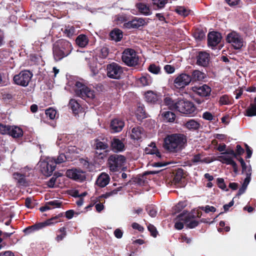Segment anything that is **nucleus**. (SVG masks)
<instances>
[{
  "label": "nucleus",
  "mask_w": 256,
  "mask_h": 256,
  "mask_svg": "<svg viewBox=\"0 0 256 256\" xmlns=\"http://www.w3.org/2000/svg\"><path fill=\"white\" fill-rule=\"evenodd\" d=\"M192 90L198 95L202 97H205L210 95L212 89L208 86L203 84L201 86H195L192 87Z\"/></svg>",
  "instance_id": "19"
},
{
  "label": "nucleus",
  "mask_w": 256,
  "mask_h": 256,
  "mask_svg": "<svg viewBox=\"0 0 256 256\" xmlns=\"http://www.w3.org/2000/svg\"><path fill=\"white\" fill-rule=\"evenodd\" d=\"M110 177L108 174L102 172L98 178L96 184L101 188L105 187L110 182Z\"/></svg>",
  "instance_id": "25"
},
{
  "label": "nucleus",
  "mask_w": 256,
  "mask_h": 256,
  "mask_svg": "<svg viewBox=\"0 0 256 256\" xmlns=\"http://www.w3.org/2000/svg\"><path fill=\"white\" fill-rule=\"evenodd\" d=\"M222 36L220 32H210L208 36V45L212 46H215L220 42Z\"/></svg>",
  "instance_id": "20"
},
{
  "label": "nucleus",
  "mask_w": 256,
  "mask_h": 256,
  "mask_svg": "<svg viewBox=\"0 0 256 256\" xmlns=\"http://www.w3.org/2000/svg\"><path fill=\"white\" fill-rule=\"evenodd\" d=\"M186 206L185 202H180L176 205L174 210L176 213L180 212L182 209H184Z\"/></svg>",
  "instance_id": "55"
},
{
  "label": "nucleus",
  "mask_w": 256,
  "mask_h": 256,
  "mask_svg": "<svg viewBox=\"0 0 256 256\" xmlns=\"http://www.w3.org/2000/svg\"><path fill=\"white\" fill-rule=\"evenodd\" d=\"M122 189V186H120L112 190H111L108 192H106L104 194H102L100 196V198H107L110 196H114V195H116L118 194V192L121 190Z\"/></svg>",
  "instance_id": "42"
},
{
  "label": "nucleus",
  "mask_w": 256,
  "mask_h": 256,
  "mask_svg": "<svg viewBox=\"0 0 256 256\" xmlns=\"http://www.w3.org/2000/svg\"><path fill=\"white\" fill-rule=\"evenodd\" d=\"M219 102L222 105H228L232 104L229 96L226 94L222 96L220 98Z\"/></svg>",
  "instance_id": "54"
},
{
  "label": "nucleus",
  "mask_w": 256,
  "mask_h": 256,
  "mask_svg": "<svg viewBox=\"0 0 256 256\" xmlns=\"http://www.w3.org/2000/svg\"><path fill=\"white\" fill-rule=\"evenodd\" d=\"M191 82L190 75L186 73L178 74L174 80V86L177 88H184Z\"/></svg>",
  "instance_id": "12"
},
{
  "label": "nucleus",
  "mask_w": 256,
  "mask_h": 256,
  "mask_svg": "<svg viewBox=\"0 0 256 256\" xmlns=\"http://www.w3.org/2000/svg\"><path fill=\"white\" fill-rule=\"evenodd\" d=\"M122 32L118 28H114L110 33V36L111 40L116 42H120L122 38Z\"/></svg>",
  "instance_id": "29"
},
{
  "label": "nucleus",
  "mask_w": 256,
  "mask_h": 256,
  "mask_svg": "<svg viewBox=\"0 0 256 256\" xmlns=\"http://www.w3.org/2000/svg\"><path fill=\"white\" fill-rule=\"evenodd\" d=\"M122 62L129 66H135L138 62V58L136 52L130 48H127L124 50L122 53Z\"/></svg>",
  "instance_id": "7"
},
{
  "label": "nucleus",
  "mask_w": 256,
  "mask_h": 256,
  "mask_svg": "<svg viewBox=\"0 0 256 256\" xmlns=\"http://www.w3.org/2000/svg\"><path fill=\"white\" fill-rule=\"evenodd\" d=\"M184 170L181 168H178L176 172L174 173L173 178L171 182L172 184L175 186L182 187L184 185L182 182L184 181Z\"/></svg>",
  "instance_id": "17"
},
{
  "label": "nucleus",
  "mask_w": 256,
  "mask_h": 256,
  "mask_svg": "<svg viewBox=\"0 0 256 256\" xmlns=\"http://www.w3.org/2000/svg\"><path fill=\"white\" fill-rule=\"evenodd\" d=\"M226 42L232 44L236 50H239L243 46V39L241 36L235 32L228 34L226 38Z\"/></svg>",
  "instance_id": "10"
},
{
  "label": "nucleus",
  "mask_w": 256,
  "mask_h": 256,
  "mask_svg": "<svg viewBox=\"0 0 256 256\" xmlns=\"http://www.w3.org/2000/svg\"><path fill=\"white\" fill-rule=\"evenodd\" d=\"M83 172L82 171H80L76 169L74 170H68L66 171V176L74 180H82V176L80 173Z\"/></svg>",
  "instance_id": "28"
},
{
  "label": "nucleus",
  "mask_w": 256,
  "mask_h": 256,
  "mask_svg": "<svg viewBox=\"0 0 256 256\" xmlns=\"http://www.w3.org/2000/svg\"><path fill=\"white\" fill-rule=\"evenodd\" d=\"M45 114L50 120H54L56 114V111L52 108H49L46 110Z\"/></svg>",
  "instance_id": "51"
},
{
  "label": "nucleus",
  "mask_w": 256,
  "mask_h": 256,
  "mask_svg": "<svg viewBox=\"0 0 256 256\" xmlns=\"http://www.w3.org/2000/svg\"><path fill=\"white\" fill-rule=\"evenodd\" d=\"M63 36L70 39H73L78 33L77 28L70 24L65 25L61 28Z\"/></svg>",
  "instance_id": "16"
},
{
  "label": "nucleus",
  "mask_w": 256,
  "mask_h": 256,
  "mask_svg": "<svg viewBox=\"0 0 256 256\" xmlns=\"http://www.w3.org/2000/svg\"><path fill=\"white\" fill-rule=\"evenodd\" d=\"M136 114L138 120L144 119L146 117L144 105L138 104L136 111Z\"/></svg>",
  "instance_id": "37"
},
{
  "label": "nucleus",
  "mask_w": 256,
  "mask_h": 256,
  "mask_svg": "<svg viewBox=\"0 0 256 256\" xmlns=\"http://www.w3.org/2000/svg\"><path fill=\"white\" fill-rule=\"evenodd\" d=\"M14 138H18L23 136L22 130L16 126H11L9 134Z\"/></svg>",
  "instance_id": "31"
},
{
  "label": "nucleus",
  "mask_w": 256,
  "mask_h": 256,
  "mask_svg": "<svg viewBox=\"0 0 256 256\" xmlns=\"http://www.w3.org/2000/svg\"><path fill=\"white\" fill-rule=\"evenodd\" d=\"M158 172L156 171H148L145 172L142 175H139L136 178L135 182L139 185H144L146 182V176L148 174H157Z\"/></svg>",
  "instance_id": "34"
},
{
  "label": "nucleus",
  "mask_w": 256,
  "mask_h": 256,
  "mask_svg": "<svg viewBox=\"0 0 256 256\" xmlns=\"http://www.w3.org/2000/svg\"><path fill=\"white\" fill-rule=\"evenodd\" d=\"M146 24L145 18H134L131 20L124 22L123 24V28L126 29H138Z\"/></svg>",
  "instance_id": "13"
},
{
  "label": "nucleus",
  "mask_w": 256,
  "mask_h": 256,
  "mask_svg": "<svg viewBox=\"0 0 256 256\" xmlns=\"http://www.w3.org/2000/svg\"><path fill=\"white\" fill-rule=\"evenodd\" d=\"M210 55L208 53L200 51L196 56V64L199 66L207 67L210 61Z\"/></svg>",
  "instance_id": "15"
},
{
  "label": "nucleus",
  "mask_w": 256,
  "mask_h": 256,
  "mask_svg": "<svg viewBox=\"0 0 256 256\" xmlns=\"http://www.w3.org/2000/svg\"><path fill=\"white\" fill-rule=\"evenodd\" d=\"M188 211L184 210L182 213L177 216V218L180 220L184 221L185 223L188 222L190 220H194L196 218V216L193 214H188Z\"/></svg>",
  "instance_id": "32"
},
{
  "label": "nucleus",
  "mask_w": 256,
  "mask_h": 256,
  "mask_svg": "<svg viewBox=\"0 0 256 256\" xmlns=\"http://www.w3.org/2000/svg\"><path fill=\"white\" fill-rule=\"evenodd\" d=\"M202 118L206 120L211 121L214 119V116L209 112H206L202 114Z\"/></svg>",
  "instance_id": "64"
},
{
  "label": "nucleus",
  "mask_w": 256,
  "mask_h": 256,
  "mask_svg": "<svg viewBox=\"0 0 256 256\" xmlns=\"http://www.w3.org/2000/svg\"><path fill=\"white\" fill-rule=\"evenodd\" d=\"M74 90L76 94L84 100H92L95 96L94 91L82 82L76 81L74 83Z\"/></svg>",
  "instance_id": "5"
},
{
  "label": "nucleus",
  "mask_w": 256,
  "mask_h": 256,
  "mask_svg": "<svg viewBox=\"0 0 256 256\" xmlns=\"http://www.w3.org/2000/svg\"><path fill=\"white\" fill-rule=\"evenodd\" d=\"M124 126V121L115 118L112 120L110 127L113 132H120Z\"/></svg>",
  "instance_id": "24"
},
{
  "label": "nucleus",
  "mask_w": 256,
  "mask_h": 256,
  "mask_svg": "<svg viewBox=\"0 0 256 256\" xmlns=\"http://www.w3.org/2000/svg\"><path fill=\"white\" fill-rule=\"evenodd\" d=\"M68 106L74 114H78L82 109L80 104L74 98H72L70 100Z\"/></svg>",
  "instance_id": "26"
},
{
  "label": "nucleus",
  "mask_w": 256,
  "mask_h": 256,
  "mask_svg": "<svg viewBox=\"0 0 256 256\" xmlns=\"http://www.w3.org/2000/svg\"><path fill=\"white\" fill-rule=\"evenodd\" d=\"M164 102L165 105L168 106L170 110H176L177 100H173L171 98L167 96L164 98Z\"/></svg>",
  "instance_id": "38"
},
{
  "label": "nucleus",
  "mask_w": 256,
  "mask_h": 256,
  "mask_svg": "<svg viewBox=\"0 0 256 256\" xmlns=\"http://www.w3.org/2000/svg\"><path fill=\"white\" fill-rule=\"evenodd\" d=\"M94 148L96 150H104L106 152L109 148L108 140L107 138L99 137L94 140Z\"/></svg>",
  "instance_id": "18"
},
{
  "label": "nucleus",
  "mask_w": 256,
  "mask_h": 256,
  "mask_svg": "<svg viewBox=\"0 0 256 256\" xmlns=\"http://www.w3.org/2000/svg\"><path fill=\"white\" fill-rule=\"evenodd\" d=\"M150 146L152 147V149L146 148V154H155L157 157L160 158L161 154L156 146V144L154 143H152Z\"/></svg>",
  "instance_id": "41"
},
{
  "label": "nucleus",
  "mask_w": 256,
  "mask_h": 256,
  "mask_svg": "<svg viewBox=\"0 0 256 256\" xmlns=\"http://www.w3.org/2000/svg\"><path fill=\"white\" fill-rule=\"evenodd\" d=\"M52 162H54L56 166L57 164H60L66 162V156L64 154H60L56 158H50Z\"/></svg>",
  "instance_id": "45"
},
{
  "label": "nucleus",
  "mask_w": 256,
  "mask_h": 256,
  "mask_svg": "<svg viewBox=\"0 0 256 256\" xmlns=\"http://www.w3.org/2000/svg\"><path fill=\"white\" fill-rule=\"evenodd\" d=\"M79 162L83 168L86 170L89 168L90 162L88 160V158H86V159H84V158H80L79 159Z\"/></svg>",
  "instance_id": "60"
},
{
  "label": "nucleus",
  "mask_w": 256,
  "mask_h": 256,
  "mask_svg": "<svg viewBox=\"0 0 256 256\" xmlns=\"http://www.w3.org/2000/svg\"><path fill=\"white\" fill-rule=\"evenodd\" d=\"M138 12L144 16H150L152 14V10L148 4L144 2H138L136 4Z\"/></svg>",
  "instance_id": "22"
},
{
  "label": "nucleus",
  "mask_w": 256,
  "mask_h": 256,
  "mask_svg": "<svg viewBox=\"0 0 256 256\" xmlns=\"http://www.w3.org/2000/svg\"><path fill=\"white\" fill-rule=\"evenodd\" d=\"M58 232H60V234H58L56 237V240L58 242L62 241L66 236V228L64 226L60 228Z\"/></svg>",
  "instance_id": "43"
},
{
  "label": "nucleus",
  "mask_w": 256,
  "mask_h": 256,
  "mask_svg": "<svg viewBox=\"0 0 256 256\" xmlns=\"http://www.w3.org/2000/svg\"><path fill=\"white\" fill-rule=\"evenodd\" d=\"M144 129L140 126L134 128L132 130L131 138L134 140H138L142 138Z\"/></svg>",
  "instance_id": "33"
},
{
  "label": "nucleus",
  "mask_w": 256,
  "mask_h": 256,
  "mask_svg": "<svg viewBox=\"0 0 256 256\" xmlns=\"http://www.w3.org/2000/svg\"><path fill=\"white\" fill-rule=\"evenodd\" d=\"M216 184L218 187L223 190H228V189H226V185L224 183V179L222 178H218L216 180Z\"/></svg>",
  "instance_id": "59"
},
{
  "label": "nucleus",
  "mask_w": 256,
  "mask_h": 256,
  "mask_svg": "<svg viewBox=\"0 0 256 256\" xmlns=\"http://www.w3.org/2000/svg\"><path fill=\"white\" fill-rule=\"evenodd\" d=\"M186 127L191 130H198L200 124L194 120H188L185 124Z\"/></svg>",
  "instance_id": "36"
},
{
  "label": "nucleus",
  "mask_w": 256,
  "mask_h": 256,
  "mask_svg": "<svg viewBox=\"0 0 256 256\" xmlns=\"http://www.w3.org/2000/svg\"><path fill=\"white\" fill-rule=\"evenodd\" d=\"M146 100L152 104H160L162 102V95L154 92L152 91H148L145 94Z\"/></svg>",
  "instance_id": "14"
},
{
  "label": "nucleus",
  "mask_w": 256,
  "mask_h": 256,
  "mask_svg": "<svg viewBox=\"0 0 256 256\" xmlns=\"http://www.w3.org/2000/svg\"><path fill=\"white\" fill-rule=\"evenodd\" d=\"M32 76L29 70H22L14 76L13 80L17 85L25 87L28 86Z\"/></svg>",
  "instance_id": "8"
},
{
  "label": "nucleus",
  "mask_w": 256,
  "mask_h": 256,
  "mask_svg": "<svg viewBox=\"0 0 256 256\" xmlns=\"http://www.w3.org/2000/svg\"><path fill=\"white\" fill-rule=\"evenodd\" d=\"M176 110L190 116H194L198 113V109L191 101L184 98H178Z\"/></svg>",
  "instance_id": "3"
},
{
  "label": "nucleus",
  "mask_w": 256,
  "mask_h": 256,
  "mask_svg": "<svg viewBox=\"0 0 256 256\" xmlns=\"http://www.w3.org/2000/svg\"><path fill=\"white\" fill-rule=\"evenodd\" d=\"M194 36L196 40H202L205 38V33L202 30H197L194 32Z\"/></svg>",
  "instance_id": "52"
},
{
  "label": "nucleus",
  "mask_w": 256,
  "mask_h": 256,
  "mask_svg": "<svg viewBox=\"0 0 256 256\" xmlns=\"http://www.w3.org/2000/svg\"><path fill=\"white\" fill-rule=\"evenodd\" d=\"M186 224L188 228H194L198 225L200 222L194 220H190Z\"/></svg>",
  "instance_id": "63"
},
{
  "label": "nucleus",
  "mask_w": 256,
  "mask_h": 256,
  "mask_svg": "<svg viewBox=\"0 0 256 256\" xmlns=\"http://www.w3.org/2000/svg\"><path fill=\"white\" fill-rule=\"evenodd\" d=\"M72 44L68 40L62 38L56 41L52 44V50L53 58L55 62L61 61L68 56L73 50Z\"/></svg>",
  "instance_id": "2"
},
{
  "label": "nucleus",
  "mask_w": 256,
  "mask_h": 256,
  "mask_svg": "<svg viewBox=\"0 0 256 256\" xmlns=\"http://www.w3.org/2000/svg\"><path fill=\"white\" fill-rule=\"evenodd\" d=\"M146 210L148 214L151 217L154 218L156 216L157 214V211L155 206L152 205L147 206L146 207Z\"/></svg>",
  "instance_id": "47"
},
{
  "label": "nucleus",
  "mask_w": 256,
  "mask_h": 256,
  "mask_svg": "<svg viewBox=\"0 0 256 256\" xmlns=\"http://www.w3.org/2000/svg\"><path fill=\"white\" fill-rule=\"evenodd\" d=\"M218 160L223 164L231 165L232 167L234 172L236 174L238 173V166L236 163L232 160V158L224 156H220L218 157Z\"/></svg>",
  "instance_id": "23"
},
{
  "label": "nucleus",
  "mask_w": 256,
  "mask_h": 256,
  "mask_svg": "<svg viewBox=\"0 0 256 256\" xmlns=\"http://www.w3.org/2000/svg\"><path fill=\"white\" fill-rule=\"evenodd\" d=\"M245 116L250 117L256 116V106L250 104L246 110Z\"/></svg>",
  "instance_id": "44"
},
{
  "label": "nucleus",
  "mask_w": 256,
  "mask_h": 256,
  "mask_svg": "<svg viewBox=\"0 0 256 256\" xmlns=\"http://www.w3.org/2000/svg\"><path fill=\"white\" fill-rule=\"evenodd\" d=\"M154 6H156L157 8L154 9H160L164 8L165 4L168 2V0H152Z\"/></svg>",
  "instance_id": "49"
},
{
  "label": "nucleus",
  "mask_w": 256,
  "mask_h": 256,
  "mask_svg": "<svg viewBox=\"0 0 256 256\" xmlns=\"http://www.w3.org/2000/svg\"><path fill=\"white\" fill-rule=\"evenodd\" d=\"M164 120L168 122H173L176 118L175 114L172 112H164L162 114Z\"/></svg>",
  "instance_id": "40"
},
{
  "label": "nucleus",
  "mask_w": 256,
  "mask_h": 256,
  "mask_svg": "<svg viewBox=\"0 0 256 256\" xmlns=\"http://www.w3.org/2000/svg\"><path fill=\"white\" fill-rule=\"evenodd\" d=\"M148 229L150 232V234L154 238H156L158 234V232L156 228L152 224H149L148 226Z\"/></svg>",
  "instance_id": "57"
},
{
  "label": "nucleus",
  "mask_w": 256,
  "mask_h": 256,
  "mask_svg": "<svg viewBox=\"0 0 256 256\" xmlns=\"http://www.w3.org/2000/svg\"><path fill=\"white\" fill-rule=\"evenodd\" d=\"M13 177L16 180H17L18 183L20 186H26V180L24 174L18 172H14L13 174Z\"/></svg>",
  "instance_id": "39"
},
{
  "label": "nucleus",
  "mask_w": 256,
  "mask_h": 256,
  "mask_svg": "<svg viewBox=\"0 0 256 256\" xmlns=\"http://www.w3.org/2000/svg\"><path fill=\"white\" fill-rule=\"evenodd\" d=\"M148 70L152 74H158L160 72V67L154 64H152L149 66Z\"/></svg>",
  "instance_id": "48"
},
{
  "label": "nucleus",
  "mask_w": 256,
  "mask_h": 256,
  "mask_svg": "<svg viewBox=\"0 0 256 256\" xmlns=\"http://www.w3.org/2000/svg\"><path fill=\"white\" fill-rule=\"evenodd\" d=\"M62 202L59 200H54L48 202V204L52 208H60L62 205Z\"/></svg>",
  "instance_id": "53"
},
{
  "label": "nucleus",
  "mask_w": 256,
  "mask_h": 256,
  "mask_svg": "<svg viewBox=\"0 0 256 256\" xmlns=\"http://www.w3.org/2000/svg\"><path fill=\"white\" fill-rule=\"evenodd\" d=\"M244 152V149L240 144H237L236 146V150L235 152V158L237 156H240Z\"/></svg>",
  "instance_id": "62"
},
{
  "label": "nucleus",
  "mask_w": 256,
  "mask_h": 256,
  "mask_svg": "<svg viewBox=\"0 0 256 256\" xmlns=\"http://www.w3.org/2000/svg\"><path fill=\"white\" fill-rule=\"evenodd\" d=\"M126 162V157L121 154H113L108 160V164L110 170L112 172L119 171Z\"/></svg>",
  "instance_id": "6"
},
{
  "label": "nucleus",
  "mask_w": 256,
  "mask_h": 256,
  "mask_svg": "<svg viewBox=\"0 0 256 256\" xmlns=\"http://www.w3.org/2000/svg\"><path fill=\"white\" fill-rule=\"evenodd\" d=\"M11 126L0 124V134H9Z\"/></svg>",
  "instance_id": "50"
},
{
  "label": "nucleus",
  "mask_w": 256,
  "mask_h": 256,
  "mask_svg": "<svg viewBox=\"0 0 256 256\" xmlns=\"http://www.w3.org/2000/svg\"><path fill=\"white\" fill-rule=\"evenodd\" d=\"M186 144V136L183 134L176 133L166 136L164 148L170 152H177L184 148Z\"/></svg>",
  "instance_id": "1"
},
{
  "label": "nucleus",
  "mask_w": 256,
  "mask_h": 256,
  "mask_svg": "<svg viewBox=\"0 0 256 256\" xmlns=\"http://www.w3.org/2000/svg\"><path fill=\"white\" fill-rule=\"evenodd\" d=\"M140 82L143 86H149L152 82V78L149 74L144 73L140 78Z\"/></svg>",
  "instance_id": "35"
},
{
  "label": "nucleus",
  "mask_w": 256,
  "mask_h": 256,
  "mask_svg": "<svg viewBox=\"0 0 256 256\" xmlns=\"http://www.w3.org/2000/svg\"><path fill=\"white\" fill-rule=\"evenodd\" d=\"M59 176H60V174L59 173H58V175L56 174V173H54V176L52 178H50V179L48 182V186L49 188H54L56 184V178Z\"/></svg>",
  "instance_id": "56"
},
{
  "label": "nucleus",
  "mask_w": 256,
  "mask_h": 256,
  "mask_svg": "<svg viewBox=\"0 0 256 256\" xmlns=\"http://www.w3.org/2000/svg\"><path fill=\"white\" fill-rule=\"evenodd\" d=\"M75 42L79 47L84 48L88 44L89 40L86 35L80 34L76 37Z\"/></svg>",
  "instance_id": "27"
},
{
  "label": "nucleus",
  "mask_w": 256,
  "mask_h": 256,
  "mask_svg": "<svg viewBox=\"0 0 256 256\" xmlns=\"http://www.w3.org/2000/svg\"><path fill=\"white\" fill-rule=\"evenodd\" d=\"M62 216L63 213H60L55 216L49 218L44 222H38L26 228L24 230V232L26 234H30L31 232L41 230L46 226L54 224L56 223L60 222V218Z\"/></svg>",
  "instance_id": "4"
},
{
  "label": "nucleus",
  "mask_w": 256,
  "mask_h": 256,
  "mask_svg": "<svg viewBox=\"0 0 256 256\" xmlns=\"http://www.w3.org/2000/svg\"><path fill=\"white\" fill-rule=\"evenodd\" d=\"M246 178L244 180L243 184L248 186L251 180L252 168L250 166V168L248 169L247 172H246Z\"/></svg>",
  "instance_id": "58"
},
{
  "label": "nucleus",
  "mask_w": 256,
  "mask_h": 256,
  "mask_svg": "<svg viewBox=\"0 0 256 256\" xmlns=\"http://www.w3.org/2000/svg\"><path fill=\"white\" fill-rule=\"evenodd\" d=\"M176 12L180 15L186 17L188 16L190 10L184 6H178L176 8Z\"/></svg>",
  "instance_id": "46"
},
{
  "label": "nucleus",
  "mask_w": 256,
  "mask_h": 256,
  "mask_svg": "<svg viewBox=\"0 0 256 256\" xmlns=\"http://www.w3.org/2000/svg\"><path fill=\"white\" fill-rule=\"evenodd\" d=\"M110 148L114 152H121L124 150V144L120 139L114 138L110 141Z\"/></svg>",
  "instance_id": "21"
},
{
  "label": "nucleus",
  "mask_w": 256,
  "mask_h": 256,
  "mask_svg": "<svg viewBox=\"0 0 256 256\" xmlns=\"http://www.w3.org/2000/svg\"><path fill=\"white\" fill-rule=\"evenodd\" d=\"M106 74L108 78L114 79H120L123 72L122 68L116 62L107 65Z\"/></svg>",
  "instance_id": "9"
},
{
  "label": "nucleus",
  "mask_w": 256,
  "mask_h": 256,
  "mask_svg": "<svg viewBox=\"0 0 256 256\" xmlns=\"http://www.w3.org/2000/svg\"><path fill=\"white\" fill-rule=\"evenodd\" d=\"M56 168L54 162H52L50 158H48L46 161L44 160L40 163V170L46 176H50Z\"/></svg>",
  "instance_id": "11"
},
{
  "label": "nucleus",
  "mask_w": 256,
  "mask_h": 256,
  "mask_svg": "<svg viewBox=\"0 0 256 256\" xmlns=\"http://www.w3.org/2000/svg\"><path fill=\"white\" fill-rule=\"evenodd\" d=\"M191 82L200 81L205 78V74L198 70H194L190 75Z\"/></svg>",
  "instance_id": "30"
},
{
  "label": "nucleus",
  "mask_w": 256,
  "mask_h": 256,
  "mask_svg": "<svg viewBox=\"0 0 256 256\" xmlns=\"http://www.w3.org/2000/svg\"><path fill=\"white\" fill-rule=\"evenodd\" d=\"M109 54V50L107 47H103L101 48L100 53V57L106 58Z\"/></svg>",
  "instance_id": "61"
}]
</instances>
